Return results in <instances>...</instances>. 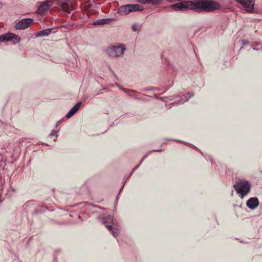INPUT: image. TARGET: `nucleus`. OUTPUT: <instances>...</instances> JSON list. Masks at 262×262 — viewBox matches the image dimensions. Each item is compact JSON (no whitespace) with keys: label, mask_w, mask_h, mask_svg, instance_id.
<instances>
[{"label":"nucleus","mask_w":262,"mask_h":262,"mask_svg":"<svg viewBox=\"0 0 262 262\" xmlns=\"http://www.w3.org/2000/svg\"><path fill=\"white\" fill-rule=\"evenodd\" d=\"M82 105V102L81 101L78 102L67 113L66 115V117L67 118H70L72 116H73L79 110L81 106Z\"/></svg>","instance_id":"12"},{"label":"nucleus","mask_w":262,"mask_h":262,"mask_svg":"<svg viewBox=\"0 0 262 262\" xmlns=\"http://www.w3.org/2000/svg\"><path fill=\"white\" fill-rule=\"evenodd\" d=\"M49 9V0H46L38 7L37 13L40 15H43Z\"/></svg>","instance_id":"11"},{"label":"nucleus","mask_w":262,"mask_h":262,"mask_svg":"<svg viewBox=\"0 0 262 262\" xmlns=\"http://www.w3.org/2000/svg\"><path fill=\"white\" fill-rule=\"evenodd\" d=\"M167 98H168L167 97H159V99L162 100L163 101H165Z\"/></svg>","instance_id":"24"},{"label":"nucleus","mask_w":262,"mask_h":262,"mask_svg":"<svg viewBox=\"0 0 262 262\" xmlns=\"http://www.w3.org/2000/svg\"><path fill=\"white\" fill-rule=\"evenodd\" d=\"M112 234V235L115 237H117L119 235V232L118 230L117 229H114L113 227V229L110 231Z\"/></svg>","instance_id":"18"},{"label":"nucleus","mask_w":262,"mask_h":262,"mask_svg":"<svg viewBox=\"0 0 262 262\" xmlns=\"http://www.w3.org/2000/svg\"><path fill=\"white\" fill-rule=\"evenodd\" d=\"M113 20L112 18H102L94 21L92 24L95 26L105 25L111 23Z\"/></svg>","instance_id":"13"},{"label":"nucleus","mask_w":262,"mask_h":262,"mask_svg":"<svg viewBox=\"0 0 262 262\" xmlns=\"http://www.w3.org/2000/svg\"><path fill=\"white\" fill-rule=\"evenodd\" d=\"M155 97L158 99H159V97L157 96V95H155Z\"/></svg>","instance_id":"30"},{"label":"nucleus","mask_w":262,"mask_h":262,"mask_svg":"<svg viewBox=\"0 0 262 262\" xmlns=\"http://www.w3.org/2000/svg\"><path fill=\"white\" fill-rule=\"evenodd\" d=\"M33 23V19L31 18H23L16 24L15 28L16 30H24L28 28Z\"/></svg>","instance_id":"6"},{"label":"nucleus","mask_w":262,"mask_h":262,"mask_svg":"<svg viewBox=\"0 0 262 262\" xmlns=\"http://www.w3.org/2000/svg\"><path fill=\"white\" fill-rule=\"evenodd\" d=\"M253 49L254 50H257V49L255 48H253Z\"/></svg>","instance_id":"31"},{"label":"nucleus","mask_w":262,"mask_h":262,"mask_svg":"<svg viewBox=\"0 0 262 262\" xmlns=\"http://www.w3.org/2000/svg\"><path fill=\"white\" fill-rule=\"evenodd\" d=\"M143 10V7L139 4H127L120 6L118 10V13L120 15L129 14L134 11H140Z\"/></svg>","instance_id":"4"},{"label":"nucleus","mask_w":262,"mask_h":262,"mask_svg":"<svg viewBox=\"0 0 262 262\" xmlns=\"http://www.w3.org/2000/svg\"><path fill=\"white\" fill-rule=\"evenodd\" d=\"M126 50V48L124 44L118 43L116 45L108 47L106 49V52L111 57H118L122 55Z\"/></svg>","instance_id":"3"},{"label":"nucleus","mask_w":262,"mask_h":262,"mask_svg":"<svg viewBox=\"0 0 262 262\" xmlns=\"http://www.w3.org/2000/svg\"><path fill=\"white\" fill-rule=\"evenodd\" d=\"M136 99H137V100H141V99L139 98H136Z\"/></svg>","instance_id":"32"},{"label":"nucleus","mask_w":262,"mask_h":262,"mask_svg":"<svg viewBox=\"0 0 262 262\" xmlns=\"http://www.w3.org/2000/svg\"><path fill=\"white\" fill-rule=\"evenodd\" d=\"M168 141H178V142H181V141L177 140V139H166Z\"/></svg>","instance_id":"23"},{"label":"nucleus","mask_w":262,"mask_h":262,"mask_svg":"<svg viewBox=\"0 0 262 262\" xmlns=\"http://www.w3.org/2000/svg\"><path fill=\"white\" fill-rule=\"evenodd\" d=\"M119 195V193H118L117 198H118Z\"/></svg>","instance_id":"35"},{"label":"nucleus","mask_w":262,"mask_h":262,"mask_svg":"<svg viewBox=\"0 0 262 262\" xmlns=\"http://www.w3.org/2000/svg\"><path fill=\"white\" fill-rule=\"evenodd\" d=\"M161 149H158V150H151V151H149L147 152V154L145 155L143 158L142 159L141 161H140V163L139 164V165L138 166H137V167H135L133 170L134 171L136 170L139 167V166L141 165V164H142V162L143 161V160L146 158V157H147V156L150 154V153L152 152H161Z\"/></svg>","instance_id":"15"},{"label":"nucleus","mask_w":262,"mask_h":262,"mask_svg":"<svg viewBox=\"0 0 262 262\" xmlns=\"http://www.w3.org/2000/svg\"><path fill=\"white\" fill-rule=\"evenodd\" d=\"M141 28V25L138 24H135L132 26V29L134 32L139 31Z\"/></svg>","instance_id":"16"},{"label":"nucleus","mask_w":262,"mask_h":262,"mask_svg":"<svg viewBox=\"0 0 262 262\" xmlns=\"http://www.w3.org/2000/svg\"><path fill=\"white\" fill-rule=\"evenodd\" d=\"M177 97H178V96H175L174 98H173V97L169 98V100L171 101V100H173L175 98H177Z\"/></svg>","instance_id":"28"},{"label":"nucleus","mask_w":262,"mask_h":262,"mask_svg":"<svg viewBox=\"0 0 262 262\" xmlns=\"http://www.w3.org/2000/svg\"><path fill=\"white\" fill-rule=\"evenodd\" d=\"M259 204V202L257 197L250 198L246 203L247 207L251 210L255 209Z\"/></svg>","instance_id":"10"},{"label":"nucleus","mask_w":262,"mask_h":262,"mask_svg":"<svg viewBox=\"0 0 262 262\" xmlns=\"http://www.w3.org/2000/svg\"><path fill=\"white\" fill-rule=\"evenodd\" d=\"M129 177H130V175H128V176H126V177L124 178V179H123L124 185H125V184L127 182V181L128 179L129 178Z\"/></svg>","instance_id":"22"},{"label":"nucleus","mask_w":262,"mask_h":262,"mask_svg":"<svg viewBox=\"0 0 262 262\" xmlns=\"http://www.w3.org/2000/svg\"><path fill=\"white\" fill-rule=\"evenodd\" d=\"M99 219L101 220L103 224L105 225L109 231L113 229V226L112 225H108V223H112L113 220V216L112 215L104 214L102 216H100Z\"/></svg>","instance_id":"9"},{"label":"nucleus","mask_w":262,"mask_h":262,"mask_svg":"<svg viewBox=\"0 0 262 262\" xmlns=\"http://www.w3.org/2000/svg\"><path fill=\"white\" fill-rule=\"evenodd\" d=\"M52 30V29H46L37 32V33L36 34V36L37 37L47 36L50 34Z\"/></svg>","instance_id":"14"},{"label":"nucleus","mask_w":262,"mask_h":262,"mask_svg":"<svg viewBox=\"0 0 262 262\" xmlns=\"http://www.w3.org/2000/svg\"><path fill=\"white\" fill-rule=\"evenodd\" d=\"M121 89H122V90L124 92H125V93H127L128 92V91H127L126 89H125V88H122Z\"/></svg>","instance_id":"25"},{"label":"nucleus","mask_w":262,"mask_h":262,"mask_svg":"<svg viewBox=\"0 0 262 262\" xmlns=\"http://www.w3.org/2000/svg\"><path fill=\"white\" fill-rule=\"evenodd\" d=\"M233 188L239 196L243 199L250 191L251 184L249 181L242 180L236 182L233 185Z\"/></svg>","instance_id":"2"},{"label":"nucleus","mask_w":262,"mask_h":262,"mask_svg":"<svg viewBox=\"0 0 262 262\" xmlns=\"http://www.w3.org/2000/svg\"><path fill=\"white\" fill-rule=\"evenodd\" d=\"M57 5L61 10L70 13L73 10V6L70 0H56Z\"/></svg>","instance_id":"7"},{"label":"nucleus","mask_w":262,"mask_h":262,"mask_svg":"<svg viewBox=\"0 0 262 262\" xmlns=\"http://www.w3.org/2000/svg\"><path fill=\"white\" fill-rule=\"evenodd\" d=\"M124 186V184H123L122 186H121V187L120 189L119 193L123 190Z\"/></svg>","instance_id":"27"},{"label":"nucleus","mask_w":262,"mask_h":262,"mask_svg":"<svg viewBox=\"0 0 262 262\" xmlns=\"http://www.w3.org/2000/svg\"><path fill=\"white\" fill-rule=\"evenodd\" d=\"M193 96V94L191 92H188L187 94V96L185 97L184 102H187L188 100Z\"/></svg>","instance_id":"19"},{"label":"nucleus","mask_w":262,"mask_h":262,"mask_svg":"<svg viewBox=\"0 0 262 262\" xmlns=\"http://www.w3.org/2000/svg\"><path fill=\"white\" fill-rule=\"evenodd\" d=\"M242 42L244 45H247L248 43L247 41H246V40H242Z\"/></svg>","instance_id":"26"},{"label":"nucleus","mask_w":262,"mask_h":262,"mask_svg":"<svg viewBox=\"0 0 262 262\" xmlns=\"http://www.w3.org/2000/svg\"><path fill=\"white\" fill-rule=\"evenodd\" d=\"M162 0H148V4H151L153 5H158L161 3Z\"/></svg>","instance_id":"17"},{"label":"nucleus","mask_w":262,"mask_h":262,"mask_svg":"<svg viewBox=\"0 0 262 262\" xmlns=\"http://www.w3.org/2000/svg\"><path fill=\"white\" fill-rule=\"evenodd\" d=\"M139 2L145 4H148V0H137Z\"/></svg>","instance_id":"21"},{"label":"nucleus","mask_w":262,"mask_h":262,"mask_svg":"<svg viewBox=\"0 0 262 262\" xmlns=\"http://www.w3.org/2000/svg\"><path fill=\"white\" fill-rule=\"evenodd\" d=\"M50 136H55L56 138L54 140V141H56L57 138L58 137V133L55 130H52L50 133Z\"/></svg>","instance_id":"20"},{"label":"nucleus","mask_w":262,"mask_h":262,"mask_svg":"<svg viewBox=\"0 0 262 262\" xmlns=\"http://www.w3.org/2000/svg\"><path fill=\"white\" fill-rule=\"evenodd\" d=\"M119 195V193H118L117 198H118Z\"/></svg>","instance_id":"34"},{"label":"nucleus","mask_w":262,"mask_h":262,"mask_svg":"<svg viewBox=\"0 0 262 262\" xmlns=\"http://www.w3.org/2000/svg\"><path fill=\"white\" fill-rule=\"evenodd\" d=\"M119 195V193H118L117 198H118Z\"/></svg>","instance_id":"33"},{"label":"nucleus","mask_w":262,"mask_h":262,"mask_svg":"<svg viewBox=\"0 0 262 262\" xmlns=\"http://www.w3.org/2000/svg\"><path fill=\"white\" fill-rule=\"evenodd\" d=\"M135 171L134 170H133L130 172V173L129 174V175H130V176L134 173Z\"/></svg>","instance_id":"29"},{"label":"nucleus","mask_w":262,"mask_h":262,"mask_svg":"<svg viewBox=\"0 0 262 262\" xmlns=\"http://www.w3.org/2000/svg\"><path fill=\"white\" fill-rule=\"evenodd\" d=\"M236 2L242 5L245 11L249 12H253L255 0H235Z\"/></svg>","instance_id":"8"},{"label":"nucleus","mask_w":262,"mask_h":262,"mask_svg":"<svg viewBox=\"0 0 262 262\" xmlns=\"http://www.w3.org/2000/svg\"><path fill=\"white\" fill-rule=\"evenodd\" d=\"M20 40V37L13 33H5L0 36V42H1L12 41L13 43L15 44L19 42Z\"/></svg>","instance_id":"5"},{"label":"nucleus","mask_w":262,"mask_h":262,"mask_svg":"<svg viewBox=\"0 0 262 262\" xmlns=\"http://www.w3.org/2000/svg\"><path fill=\"white\" fill-rule=\"evenodd\" d=\"M176 11H184L187 10H194L197 12H212L220 8V4L212 0H198L196 2L183 1L171 6Z\"/></svg>","instance_id":"1"},{"label":"nucleus","mask_w":262,"mask_h":262,"mask_svg":"<svg viewBox=\"0 0 262 262\" xmlns=\"http://www.w3.org/2000/svg\"><path fill=\"white\" fill-rule=\"evenodd\" d=\"M58 123H57V124H56V127H57V126H58Z\"/></svg>","instance_id":"36"}]
</instances>
